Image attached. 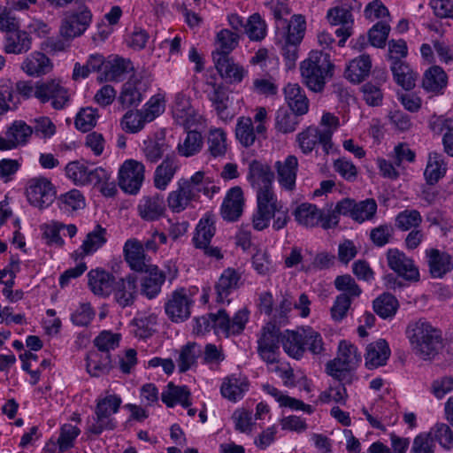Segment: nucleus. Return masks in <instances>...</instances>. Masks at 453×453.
I'll use <instances>...</instances> for the list:
<instances>
[{"instance_id": "nucleus-1", "label": "nucleus", "mask_w": 453, "mask_h": 453, "mask_svg": "<svg viewBox=\"0 0 453 453\" xmlns=\"http://www.w3.org/2000/svg\"><path fill=\"white\" fill-rule=\"evenodd\" d=\"M274 174L267 165L257 160L249 166L248 179L257 192V208L252 215V226L257 231L269 227L280 231L290 221L288 209L279 200L273 189Z\"/></svg>"}, {"instance_id": "nucleus-2", "label": "nucleus", "mask_w": 453, "mask_h": 453, "mask_svg": "<svg viewBox=\"0 0 453 453\" xmlns=\"http://www.w3.org/2000/svg\"><path fill=\"white\" fill-rule=\"evenodd\" d=\"M405 335L412 351L422 359H431L442 348L441 332L424 319L411 321Z\"/></svg>"}, {"instance_id": "nucleus-3", "label": "nucleus", "mask_w": 453, "mask_h": 453, "mask_svg": "<svg viewBox=\"0 0 453 453\" xmlns=\"http://www.w3.org/2000/svg\"><path fill=\"white\" fill-rule=\"evenodd\" d=\"M334 65L330 55L322 50H311L309 57L301 62L300 73L304 84L314 92L324 89L326 79L333 76Z\"/></svg>"}, {"instance_id": "nucleus-4", "label": "nucleus", "mask_w": 453, "mask_h": 453, "mask_svg": "<svg viewBox=\"0 0 453 453\" xmlns=\"http://www.w3.org/2000/svg\"><path fill=\"white\" fill-rule=\"evenodd\" d=\"M361 360V353L355 345L347 341H341L337 357L326 365L327 373L339 381L351 383L353 374L350 372L356 369Z\"/></svg>"}, {"instance_id": "nucleus-5", "label": "nucleus", "mask_w": 453, "mask_h": 453, "mask_svg": "<svg viewBox=\"0 0 453 453\" xmlns=\"http://www.w3.org/2000/svg\"><path fill=\"white\" fill-rule=\"evenodd\" d=\"M121 402V398L116 395H107L98 399L95 410L96 416L92 418L91 422H88L87 432L98 435L104 430H113L116 423L112 415L118 412Z\"/></svg>"}, {"instance_id": "nucleus-6", "label": "nucleus", "mask_w": 453, "mask_h": 453, "mask_svg": "<svg viewBox=\"0 0 453 453\" xmlns=\"http://www.w3.org/2000/svg\"><path fill=\"white\" fill-rule=\"evenodd\" d=\"M92 20L90 10L83 4L68 8L63 12L60 35L65 40L81 36L89 27Z\"/></svg>"}, {"instance_id": "nucleus-7", "label": "nucleus", "mask_w": 453, "mask_h": 453, "mask_svg": "<svg viewBox=\"0 0 453 453\" xmlns=\"http://www.w3.org/2000/svg\"><path fill=\"white\" fill-rule=\"evenodd\" d=\"M211 319L216 334H223L226 337L235 335L244 330L249 320V311L246 308L241 309L231 319L225 310L220 309L216 313H211Z\"/></svg>"}, {"instance_id": "nucleus-8", "label": "nucleus", "mask_w": 453, "mask_h": 453, "mask_svg": "<svg viewBox=\"0 0 453 453\" xmlns=\"http://www.w3.org/2000/svg\"><path fill=\"white\" fill-rule=\"evenodd\" d=\"M36 99L42 104L50 102L55 110L64 109L69 100L68 89L58 80L37 81Z\"/></svg>"}, {"instance_id": "nucleus-9", "label": "nucleus", "mask_w": 453, "mask_h": 453, "mask_svg": "<svg viewBox=\"0 0 453 453\" xmlns=\"http://www.w3.org/2000/svg\"><path fill=\"white\" fill-rule=\"evenodd\" d=\"M145 167L134 159L126 160L119 171V186L126 193L134 195L140 190L144 180Z\"/></svg>"}, {"instance_id": "nucleus-10", "label": "nucleus", "mask_w": 453, "mask_h": 453, "mask_svg": "<svg viewBox=\"0 0 453 453\" xmlns=\"http://www.w3.org/2000/svg\"><path fill=\"white\" fill-rule=\"evenodd\" d=\"M282 334L280 328L273 323L264 326L260 338L257 341V351L261 358L267 364L278 362L280 342Z\"/></svg>"}, {"instance_id": "nucleus-11", "label": "nucleus", "mask_w": 453, "mask_h": 453, "mask_svg": "<svg viewBox=\"0 0 453 453\" xmlns=\"http://www.w3.org/2000/svg\"><path fill=\"white\" fill-rule=\"evenodd\" d=\"M214 219L212 216L206 215L198 222L193 236V243L196 249L203 250L208 257L217 259L222 258V254L218 247L210 246L211 238L215 234Z\"/></svg>"}, {"instance_id": "nucleus-12", "label": "nucleus", "mask_w": 453, "mask_h": 453, "mask_svg": "<svg viewBox=\"0 0 453 453\" xmlns=\"http://www.w3.org/2000/svg\"><path fill=\"white\" fill-rule=\"evenodd\" d=\"M56 192L51 182L46 178L31 179L27 187V197L31 205L43 209L50 205Z\"/></svg>"}, {"instance_id": "nucleus-13", "label": "nucleus", "mask_w": 453, "mask_h": 453, "mask_svg": "<svg viewBox=\"0 0 453 453\" xmlns=\"http://www.w3.org/2000/svg\"><path fill=\"white\" fill-rule=\"evenodd\" d=\"M149 88V81L141 74H133L123 86L119 102L123 108L137 107Z\"/></svg>"}, {"instance_id": "nucleus-14", "label": "nucleus", "mask_w": 453, "mask_h": 453, "mask_svg": "<svg viewBox=\"0 0 453 453\" xmlns=\"http://www.w3.org/2000/svg\"><path fill=\"white\" fill-rule=\"evenodd\" d=\"M388 267L400 277L409 281H418L419 271L414 261L397 249H389L387 252Z\"/></svg>"}, {"instance_id": "nucleus-15", "label": "nucleus", "mask_w": 453, "mask_h": 453, "mask_svg": "<svg viewBox=\"0 0 453 453\" xmlns=\"http://www.w3.org/2000/svg\"><path fill=\"white\" fill-rule=\"evenodd\" d=\"M192 300L188 296L185 288L173 291L165 304L167 317L175 323L182 322L190 317Z\"/></svg>"}, {"instance_id": "nucleus-16", "label": "nucleus", "mask_w": 453, "mask_h": 453, "mask_svg": "<svg viewBox=\"0 0 453 453\" xmlns=\"http://www.w3.org/2000/svg\"><path fill=\"white\" fill-rule=\"evenodd\" d=\"M173 118L185 128H191L199 122L200 115L192 107L190 99L183 93H177L172 107Z\"/></svg>"}, {"instance_id": "nucleus-17", "label": "nucleus", "mask_w": 453, "mask_h": 453, "mask_svg": "<svg viewBox=\"0 0 453 453\" xmlns=\"http://www.w3.org/2000/svg\"><path fill=\"white\" fill-rule=\"evenodd\" d=\"M296 141L304 154L311 153L318 144H321L324 151L328 154L333 146V143L329 142V133H322L316 127H309L299 133Z\"/></svg>"}, {"instance_id": "nucleus-18", "label": "nucleus", "mask_w": 453, "mask_h": 453, "mask_svg": "<svg viewBox=\"0 0 453 453\" xmlns=\"http://www.w3.org/2000/svg\"><path fill=\"white\" fill-rule=\"evenodd\" d=\"M115 302L121 307L132 306L137 296V278L134 274L119 278L115 281L113 289Z\"/></svg>"}, {"instance_id": "nucleus-19", "label": "nucleus", "mask_w": 453, "mask_h": 453, "mask_svg": "<svg viewBox=\"0 0 453 453\" xmlns=\"http://www.w3.org/2000/svg\"><path fill=\"white\" fill-rule=\"evenodd\" d=\"M137 211L145 221H156L162 218L165 212V204L163 196L154 194L141 198Z\"/></svg>"}, {"instance_id": "nucleus-20", "label": "nucleus", "mask_w": 453, "mask_h": 453, "mask_svg": "<svg viewBox=\"0 0 453 453\" xmlns=\"http://www.w3.org/2000/svg\"><path fill=\"white\" fill-rule=\"evenodd\" d=\"M32 46L30 35L16 27L8 29L4 36V50L7 54L19 55L27 52Z\"/></svg>"}, {"instance_id": "nucleus-21", "label": "nucleus", "mask_w": 453, "mask_h": 453, "mask_svg": "<svg viewBox=\"0 0 453 453\" xmlns=\"http://www.w3.org/2000/svg\"><path fill=\"white\" fill-rule=\"evenodd\" d=\"M274 167L277 172L279 184L286 190H293L296 187L298 159L294 155H288L282 161H276Z\"/></svg>"}, {"instance_id": "nucleus-22", "label": "nucleus", "mask_w": 453, "mask_h": 453, "mask_svg": "<svg viewBox=\"0 0 453 453\" xmlns=\"http://www.w3.org/2000/svg\"><path fill=\"white\" fill-rule=\"evenodd\" d=\"M242 285V274L234 268H226L221 273L219 280L215 285L217 294V302L224 303L229 300L228 296Z\"/></svg>"}, {"instance_id": "nucleus-23", "label": "nucleus", "mask_w": 453, "mask_h": 453, "mask_svg": "<svg viewBox=\"0 0 453 453\" xmlns=\"http://www.w3.org/2000/svg\"><path fill=\"white\" fill-rule=\"evenodd\" d=\"M244 204L242 190L240 187L230 188L221 205L220 213L227 221L237 220L242 213Z\"/></svg>"}, {"instance_id": "nucleus-24", "label": "nucleus", "mask_w": 453, "mask_h": 453, "mask_svg": "<svg viewBox=\"0 0 453 453\" xmlns=\"http://www.w3.org/2000/svg\"><path fill=\"white\" fill-rule=\"evenodd\" d=\"M143 272L146 273L141 279V294L148 299H153L160 293L165 281V274L156 265L150 266Z\"/></svg>"}, {"instance_id": "nucleus-25", "label": "nucleus", "mask_w": 453, "mask_h": 453, "mask_svg": "<svg viewBox=\"0 0 453 453\" xmlns=\"http://www.w3.org/2000/svg\"><path fill=\"white\" fill-rule=\"evenodd\" d=\"M429 273L433 278H442L453 269L451 256L437 249L426 250Z\"/></svg>"}, {"instance_id": "nucleus-26", "label": "nucleus", "mask_w": 453, "mask_h": 453, "mask_svg": "<svg viewBox=\"0 0 453 453\" xmlns=\"http://www.w3.org/2000/svg\"><path fill=\"white\" fill-rule=\"evenodd\" d=\"M249 380L246 377L232 374L223 379L220 393L224 398L231 402L241 400L249 390Z\"/></svg>"}, {"instance_id": "nucleus-27", "label": "nucleus", "mask_w": 453, "mask_h": 453, "mask_svg": "<svg viewBox=\"0 0 453 453\" xmlns=\"http://www.w3.org/2000/svg\"><path fill=\"white\" fill-rule=\"evenodd\" d=\"M286 103L291 111L304 115L309 111V99L304 90L297 83H288L283 88Z\"/></svg>"}, {"instance_id": "nucleus-28", "label": "nucleus", "mask_w": 453, "mask_h": 453, "mask_svg": "<svg viewBox=\"0 0 453 453\" xmlns=\"http://www.w3.org/2000/svg\"><path fill=\"white\" fill-rule=\"evenodd\" d=\"M180 167L176 156L167 155L154 173V185L157 189L165 190L173 179Z\"/></svg>"}, {"instance_id": "nucleus-29", "label": "nucleus", "mask_w": 453, "mask_h": 453, "mask_svg": "<svg viewBox=\"0 0 453 453\" xmlns=\"http://www.w3.org/2000/svg\"><path fill=\"white\" fill-rule=\"evenodd\" d=\"M213 61L221 78L231 83L241 82L246 73L243 67L235 64L234 59L227 55L215 57Z\"/></svg>"}, {"instance_id": "nucleus-30", "label": "nucleus", "mask_w": 453, "mask_h": 453, "mask_svg": "<svg viewBox=\"0 0 453 453\" xmlns=\"http://www.w3.org/2000/svg\"><path fill=\"white\" fill-rule=\"evenodd\" d=\"M371 69L372 60L370 56L363 54L348 64L344 76L350 82L359 84L369 76Z\"/></svg>"}, {"instance_id": "nucleus-31", "label": "nucleus", "mask_w": 453, "mask_h": 453, "mask_svg": "<svg viewBox=\"0 0 453 453\" xmlns=\"http://www.w3.org/2000/svg\"><path fill=\"white\" fill-rule=\"evenodd\" d=\"M88 277V286L95 295L108 296L112 292L116 280L110 273L102 269H96L91 270Z\"/></svg>"}, {"instance_id": "nucleus-32", "label": "nucleus", "mask_w": 453, "mask_h": 453, "mask_svg": "<svg viewBox=\"0 0 453 453\" xmlns=\"http://www.w3.org/2000/svg\"><path fill=\"white\" fill-rule=\"evenodd\" d=\"M390 356V349L386 340L379 339L366 348L365 366L374 369L386 364Z\"/></svg>"}, {"instance_id": "nucleus-33", "label": "nucleus", "mask_w": 453, "mask_h": 453, "mask_svg": "<svg viewBox=\"0 0 453 453\" xmlns=\"http://www.w3.org/2000/svg\"><path fill=\"white\" fill-rule=\"evenodd\" d=\"M192 202H197L195 195L187 186L182 185L180 180L177 183V188L171 191L167 196V205L174 213L185 211Z\"/></svg>"}, {"instance_id": "nucleus-34", "label": "nucleus", "mask_w": 453, "mask_h": 453, "mask_svg": "<svg viewBox=\"0 0 453 453\" xmlns=\"http://www.w3.org/2000/svg\"><path fill=\"white\" fill-rule=\"evenodd\" d=\"M447 84L448 76L444 70L438 65L431 66L423 75L422 88L427 92L441 94Z\"/></svg>"}, {"instance_id": "nucleus-35", "label": "nucleus", "mask_w": 453, "mask_h": 453, "mask_svg": "<svg viewBox=\"0 0 453 453\" xmlns=\"http://www.w3.org/2000/svg\"><path fill=\"white\" fill-rule=\"evenodd\" d=\"M125 259L132 270L143 272L150 268L147 265L142 245L135 240H128L124 246Z\"/></svg>"}, {"instance_id": "nucleus-36", "label": "nucleus", "mask_w": 453, "mask_h": 453, "mask_svg": "<svg viewBox=\"0 0 453 453\" xmlns=\"http://www.w3.org/2000/svg\"><path fill=\"white\" fill-rule=\"evenodd\" d=\"M21 69L29 76H40L51 70V64L45 54L35 51L24 59Z\"/></svg>"}, {"instance_id": "nucleus-37", "label": "nucleus", "mask_w": 453, "mask_h": 453, "mask_svg": "<svg viewBox=\"0 0 453 453\" xmlns=\"http://www.w3.org/2000/svg\"><path fill=\"white\" fill-rule=\"evenodd\" d=\"M112 367L110 353L91 351L87 357V371L91 376L107 374Z\"/></svg>"}, {"instance_id": "nucleus-38", "label": "nucleus", "mask_w": 453, "mask_h": 453, "mask_svg": "<svg viewBox=\"0 0 453 453\" xmlns=\"http://www.w3.org/2000/svg\"><path fill=\"white\" fill-rule=\"evenodd\" d=\"M393 77L397 85L410 91L416 86L418 74L405 62H395L390 65Z\"/></svg>"}, {"instance_id": "nucleus-39", "label": "nucleus", "mask_w": 453, "mask_h": 453, "mask_svg": "<svg viewBox=\"0 0 453 453\" xmlns=\"http://www.w3.org/2000/svg\"><path fill=\"white\" fill-rule=\"evenodd\" d=\"M190 392L186 386H175L173 382L167 385V389L162 393L161 399L167 407H173L180 403L183 407H188Z\"/></svg>"}, {"instance_id": "nucleus-40", "label": "nucleus", "mask_w": 453, "mask_h": 453, "mask_svg": "<svg viewBox=\"0 0 453 453\" xmlns=\"http://www.w3.org/2000/svg\"><path fill=\"white\" fill-rule=\"evenodd\" d=\"M293 215L299 225L306 227L317 226L321 219V211L316 205L306 203L298 205Z\"/></svg>"}, {"instance_id": "nucleus-41", "label": "nucleus", "mask_w": 453, "mask_h": 453, "mask_svg": "<svg viewBox=\"0 0 453 453\" xmlns=\"http://www.w3.org/2000/svg\"><path fill=\"white\" fill-rule=\"evenodd\" d=\"M303 332L286 331L281 337V343L285 352L296 359L303 357L305 347H303Z\"/></svg>"}, {"instance_id": "nucleus-42", "label": "nucleus", "mask_w": 453, "mask_h": 453, "mask_svg": "<svg viewBox=\"0 0 453 453\" xmlns=\"http://www.w3.org/2000/svg\"><path fill=\"white\" fill-rule=\"evenodd\" d=\"M240 35L228 29L220 30L216 35V43L218 48L212 52V58L219 55L229 56L239 44Z\"/></svg>"}, {"instance_id": "nucleus-43", "label": "nucleus", "mask_w": 453, "mask_h": 453, "mask_svg": "<svg viewBox=\"0 0 453 453\" xmlns=\"http://www.w3.org/2000/svg\"><path fill=\"white\" fill-rule=\"evenodd\" d=\"M33 134V128L22 120L14 121L6 130L5 135L12 143V148L25 145Z\"/></svg>"}, {"instance_id": "nucleus-44", "label": "nucleus", "mask_w": 453, "mask_h": 453, "mask_svg": "<svg viewBox=\"0 0 453 453\" xmlns=\"http://www.w3.org/2000/svg\"><path fill=\"white\" fill-rule=\"evenodd\" d=\"M375 313L381 319L393 318L399 307L397 299L389 293H383L372 302Z\"/></svg>"}, {"instance_id": "nucleus-45", "label": "nucleus", "mask_w": 453, "mask_h": 453, "mask_svg": "<svg viewBox=\"0 0 453 453\" xmlns=\"http://www.w3.org/2000/svg\"><path fill=\"white\" fill-rule=\"evenodd\" d=\"M19 100L14 95L13 82L10 80L0 81V115H4L10 111H14L19 104Z\"/></svg>"}, {"instance_id": "nucleus-46", "label": "nucleus", "mask_w": 453, "mask_h": 453, "mask_svg": "<svg viewBox=\"0 0 453 453\" xmlns=\"http://www.w3.org/2000/svg\"><path fill=\"white\" fill-rule=\"evenodd\" d=\"M446 173L445 164L442 156L437 152L430 153L429 160L426 167L424 175L429 185H434L444 176Z\"/></svg>"}, {"instance_id": "nucleus-47", "label": "nucleus", "mask_w": 453, "mask_h": 453, "mask_svg": "<svg viewBox=\"0 0 453 453\" xmlns=\"http://www.w3.org/2000/svg\"><path fill=\"white\" fill-rule=\"evenodd\" d=\"M106 234V229L100 225H96L92 231L88 233L82 242L81 249L83 253L85 255H89L103 247L107 242Z\"/></svg>"}, {"instance_id": "nucleus-48", "label": "nucleus", "mask_w": 453, "mask_h": 453, "mask_svg": "<svg viewBox=\"0 0 453 453\" xmlns=\"http://www.w3.org/2000/svg\"><path fill=\"white\" fill-rule=\"evenodd\" d=\"M300 115L285 108H280L276 111L275 128L281 134L293 133L299 124Z\"/></svg>"}, {"instance_id": "nucleus-49", "label": "nucleus", "mask_w": 453, "mask_h": 453, "mask_svg": "<svg viewBox=\"0 0 453 453\" xmlns=\"http://www.w3.org/2000/svg\"><path fill=\"white\" fill-rule=\"evenodd\" d=\"M208 150L214 157L225 156L227 150L226 134L221 128H211L208 133Z\"/></svg>"}, {"instance_id": "nucleus-50", "label": "nucleus", "mask_w": 453, "mask_h": 453, "mask_svg": "<svg viewBox=\"0 0 453 453\" xmlns=\"http://www.w3.org/2000/svg\"><path fill=\"white\" fill-rule=\"evenodd\" d=\"M200 353V347L196 342H189L183 346L177 359L179 371L185 372L190 369L196 364Z\"/></svg>"}, {"instance_id": "nucleus-51", "label": "nucleus", "mask_w": 453, "mask_h": 453, "mask_svg": "<svg viewBox=\"0 0 453 453\" xmlns=\"http://www.w3.org/2000/svg\"><path fill=\"white\" fill-rule=\"evenodd\" d=\"M168 144L163 139H147L143 142L142 152L147 161L157 162L168 150Z\"/></svg>"}, {"instance_id": "nucleus-52", "label": "nucleus", "mask_w": 453, "mask_h": 453, "mask_svg": "<svg viewBox=\"0 0 453 453\" xmlns=\"http://www.w3.org/2000/svg\"><path fill=\"white\" fill-rule=\"evenodd\" d=\"M90 167L83 161H72L65 166L66 176L77 186L88 185V175Z\"/></svg>"}, {"instance_id": "nucleus-53", "label": "nucleus", "mask_w": 453, "mask_h": 453, "mask_svg": "<svg viewBox=\"0 0 453 453\" xmlns=\"http://www.w3.org/2000/svg\"><path fill=\"white\" fill-rule=\"evenodd\" d=\"M235 136L244 147L251 146L256 140L253 123L249 117H241L237 120Z\"/></svg>"}, {"instance_id": "nucleus-54", "label": "nucleus", "mask_w": 453, "mask_h": 453, "mask_svg": "<svg viewBox=\"0 0 453 453\" xmlns=\"http://www.w3.org/2000/svg\"><path fill=\"white\" fill-rule=\"evenodd\" d=\"M352 7L349 4H342L328 10L326 19L330 25H353L354 19L351 12Z\"/></svg>"}, {"instance_id": "nucleus-55", "label": "nucleus", "mask_w": 453, "mask_h": 453, "mask_svg": "<svg viewBox=\"0 0 453 453\" xmlns=\"http://www.w3.org/2000/svg\"><path fill=\"white\" fill-rule=\"evenodd\" d=\"M203 147L202 134L197 131H189L182 143H179L178 151L181 156L191 157L198 153Z\"/></svg>"}, {"instance_id": "nucleus-56", "label": "nucleus", "mask_w": 453, "mask_h": 453, "mask_svg": "<svg viewBox=\"0 0 453 453\" xmlns=\"http://www.w3.org/2000/svg\"><path fill=\"white\" fill-rule=\"evenodd\" d=\"M12 9L14 10H27L28 9L27 2H12V7L0 6V30L5 32L18 26L16 18L12 14Z\"/></svg>"}, {"instance_id": "nucleus-57", "label": "nucleus", "mask_w": 453, "mask_h": 453, "mask_svg": "<svg viewBox=\"0 0 453 453\" xmlns=\"http://www.w3.org/2000/svg\"><path fill=\"white\" fill-rule=\"evenodd\" d=\"M390 32V26L387 20L378 21L368 31V39L371 45L376 48H384Z\"/></svg>"}, {"instance_id": "nucleus-58", "label": "nucleus", "mask_w": 453, "mask_h": 453, "mask_svg": "<svg viewBox=\"0 0 453 453\" xmlns=\"http://www.w3.org/2000/svg\"><path fill=\"white\" fill-rule=\"evenodd\" d=\"M422 223V216L417 210H405L397 214L395 226L403 230L408 231L411 228H418Z\"/></svg>"}, {"instance_id": "nucleus-59", "label": "nucleus", "mask_w": 453, "mask_h": 453, "mask_svg": "<svg viewBox=\"0 0 453 453\" xmlns=\"http://www.w3.org/2000/svg\"><path fill=\"white\" fill-rule=\"evenodd\" d=\"M209 177L205 176V173L198 171L195 173L189 179H180L181 184L187 186L188 188L195 195L196 201L200 198V193L207 192V183Z\"/></svg>"}, {"instance_id": "nucleus-60", "label": "nucleus", "mask_w": 453, "mask_h": 453, "mask_svg": "<svg viewBox=\"0 0 453 453\" xmlns=\"http://www.w3.org/2000/svg\"><path fill=\"white\" fill-rule=\"evenodd\" d=\"M145 123H147V121H145V118L141 111H128L122 117L120 126L127 133L135 134L144 127Z\"/></svg>"}, {"instance_id": "nucleus-61", "label": "nucleus", "mask_w": 453, "mask_h": 453, "mask_svg": "<svg viewBox=\"0 0 453 453\" xmlns=\"http://www.w3.org/2000/svg\"><path fill=\"white\" fill-rule=\"evenodd\" d=\"M105 79L108 81H119L123 74L132 68V63L128 59L117 58L106 66Z\"/></svg>"}, {"instance_id": "nucleus-62", "label": "nucleus", "mask_w": 453, "mask_h": 453, "mask_svg": "<svg viewBox=\"0 0 453 453\" xmlns=\"http://www.w3.org/2000/svg\"><path fill=\"white\" fill-rule=\"evenodd\" d=\"M245 33L251 41H261L266 34V26L259 14L251 15L245 24Z\"/></svg>"}, {"instance_id": "nucleus-63", "label": "nucleus", "mask_w": 453, "mask_h": 453, "mask_svg": "<svg viewBox=\"0 0 453 453\" xmlns=\"http://www.w3.org/2000/svg\"><path fill=\"white\" fill-rule=\"evenodd\" d=\"M429 433L434 437V441H437L442 448H453V430L447 424L437 423Z\"/></svg>"}, {"instance_id": "nucleus-64", "label": "nucleus", "mask_w": 453, "mask_h": 453, "mask_svg": "<svg viewBox=\"0 0 453 453\" xmlns=\"http://www.w3.org/2000/svg\"><path fill=\"white\" fill-rule=\"evenodd\" d=\"M377 211V203L374 199H366L359 203L356 202L353 219L362 223L372 219Z\"/></svg>"}]
</instances>
